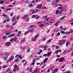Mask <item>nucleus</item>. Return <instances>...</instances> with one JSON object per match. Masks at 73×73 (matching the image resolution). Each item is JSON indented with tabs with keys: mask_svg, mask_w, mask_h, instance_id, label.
I'll return each instance as SVG.
<instances>
[{
	"mask_svg": "<svg viewBox=\"0 0 73 73\" xmlns=\"http://www.w3.org/2000/svg\"><path fill=\"white\" fill-rule=\"evenodd\" d=\"M3 17H7V15H6V14L4 13H3Z\"/></svg>",
	"mask_w": 73,
	"mask_h": 73,
	"instance_id": "obj_26",
	"label": "nucleus"
},
{
	"mask_svg": "<svg viewBox=\"0 0 73 73\" xmlns=\"http://www.w3.org/2000/svg\"><path fill=\"white\" fill-rule=\"evenodd\" d=\"M10 45H11V43L9 42L6 43V46H10Z\"/></svg>",
	"mask_w": 73,
	"mask_h": 73,
	"instance_id": "obj_5",
	"label": "nucleus"
},
{
	"mask_svg": "<svg viewBox=\"0 0 73 73\" xmlns=\"http://www.w3.org/2000/svg\"><path fill=\"white\" fill-rule=\"evenodd\" d=\"M33 29H30L29 30V32H33Z\"/></svg>",
	"mask_w": 73,
	"mask_h": 73,
	"instance_id": "obj_16",
	"label": "nucleus"
},
{
	"mask_svg": "<svg viewBox=\"0 0 73 73\" xmlns=\"http://www.w3.org/2000/svg\"><path fill=\"white\" fill-rule=\"evenodd\" d=\"M44 24H40V25H39V27H44Z\"/></svg>",
	"mask_w": 73,
	"mask_h": 73,
	"instance_id": "obj_22",
	"label": "nucleus"
},
{
	"mask_svg": "<svg viewBox=\"0 0 73 73\" xmlns=\"http://www.w3.org/2000/svg\"><path fill=\"white\" fill-rule=\"evenodd\" d=\"M66 29H67V28L66 27L63 28V31H65V30H66Z\"/></svg>",
	"mask_w": 73,
	"mask_h": 73,
	"instance_id": "obj_53",
	"label": "nucleus"
},
{
	"mask_svg": "<svg viewBox=\"0 0 73 73\" xmlns=\"http://www.w3.org/2000/svg\"><path fill=\"white\" fill-rule=\"evenodd\" d=\"M64 57H63L59 59V61L60 62H62V61H64Z\"/></svg>",
	"mask_w": 73,
	"mask_h": 73,
	"instance_id": "obj_7",
	"label": "nucleus"
},
{
	"mask_svg": "<svg viewBox=\"0 0 73 73\" xmlns=\"http://www.w3.org/2000/svg\"><path fill=\"white\" fill-rule=\"evenodd\" d=\"M65 17L64 16L61 18L60 19L61 20H62L63 19H64L65 18Z\"/></svg>",
	"mask_w": 73,
	"mask_h": 73,
	"instance_id": "obj_38",
	"label": "nucleus"
},
{
	"mask_svg": "<svg viewBox=\"0 0 73 73\" xmlns=\"http://www.w3.org/2000/svg\"><path fill=\"white\" fill-rule=\"evenodd\" d=\"M58 70V69L57 68H56L54 70H53V72L54 73H55V72H57V71Z\"/></svg>",
	"mask_w": 73,
	"mask_h": 73,
	"instance_id": "obj_13",
	"label": "nucleus"
},
{
	"mask_svg": "<svg viewBox=\"0 0 73 73\" xmlns=\"http://www.w3.org/2000/svg\"><path fill=\"white\" fill-rule=\"evenodd\" d=\"M42 6V4H40L39 5L38 7H37V8H40Z\"/></svg>",
	"mask_w": 73,
	"mask_h": 73,
	"instance_id": "obj_19",
	"label": "nucleus"
},
{
	"mask_svg": "<svg viewBox=\"0 0 73 73\" xmlns=\"http://www.w3.org/2000/svg\"><path fill=\"white\" fill-rule=\"evenodd\" d=\"M58 8L59 9H62V8H63V7H58Z\"/></svg>",
	"mask_w": 73,
	"mask_h": 73,
	"instance_id": "obj_35",
	"label": "nucleus"
},
{
	"mask_svg": "<svg viewBox=\"0 0 73 73\" xmlns=\"http://www.w3.org/2000/svg\"><path fill=\"white\" fill-rule=\"evenodd\" d=\"M35 13H36V12H38V10L37 9H35Z\"/></svg>",
	"mask_w": 73,
	"mask_h": 73,
	"instance_id": "obj_49",
	"label": "nucleus"
},
{
	"mask_svg": "<svg viewBox=\"0 0 73 73\" xmlns=\"http://www.w3.org/2000/svg\"><path fill=\"white\" fill-rule=\"evenodd\" d=\"M25 39H23L22 40L21 42V44L24 43V42H25Z\"/></svg>",
	"mask_w": 73,
	"mask_h": 73,
	"instance_id": "obj_21",
	"label": "nucleus"
},
{
	"mask_svg": "<svg viewBox=\"0 0 73 73\" xmlns=\"http://www.w3.org/2000/svg\"><path fill=\"white\" fill-rule=\"evenodd\" d=\"M11 70V68H9L7 70V72H9V71H10V70Z\"/></svg>",
	"mask_w": 73,
	"mask_h": 73,
	"instance_id": "obj_46",
	"label": "nucleus"
},
{
	"mask_svg": "<svg viewBox=\"0 0 73 73\" xmlns=\"http://www.w3.org/2000/svg\"><path fill=\"white\" fill-rule=\"evenodd\" d=\"M60 35H61V33H59V32H58L57 34L56 35L58 36H60Z\"/></svg>",
	"mask_w": 73,
	"mask_h": 73,
	"instance_id": "obj_29",
	"label": "nucleus"
},
{
	"mask_svg": "<svg viewBox=\"0 0 73 73\" xmlns=\"http://www.w3.org/2000/svg\"><path fill=\"white\" fill-rule=\"evenodd\" d=\"M18 58H19L20 59V60H21L22 59V57H21V55L19 56V57H18Z\"/></svg>",
	"mask_w": 73,
	"mask_h": 73,
	"instance_id": "obj_41",
	"label": "nucleus"
},
{
	"mask_svg": "<svg viewBox=\"0 0 73 73\" xmlns=\"http://www.w3.org/2000/svg\"><path fill=\"white\" fill-rule=\"evenodd\" d=\"M61 33H62L64 34H65V31H61Z\"/></svg>",
	"mask_w": 73,
	"mask_h": 73,
	"instance_id": "obj_28",
	"label": "nucleus"
},
{
	"mask_svg": "<svg viewBox=\"0 0 73 73\" xmlns=\"http://www.w3.org/2000/svg\"><path fill=\"white\" fill-rule=\"evenodd\" d=\"M11 8H8L7 9H6V11H11Z\"/></svg>",
	"mask_w": 73,
	"mask_h": 73,
	"instance_id": "obj_25",
	"label": "nucleus"
},
{
	"mask_svg": "<svg viewBox=\"0 0 73 73\" xmlns=\"http://www.w3.org/2000/svg\"><path fill=\"white\" fill-rule=\"evenodd\" d=\"M39 59H40V58H38L37 59H36V58L33 59V62H36V61H38V60H39Z\"/></svg>",
	"mask_w": 73,
	"mask_h": 73,
	"instance_id": "obj_6",
	"label": "nucleus"
},
{
	"mask_svg": "<svg viewBox=\"0 0 73 73\" xmlns=\"http://www.w3.org/2000/svg\"><path fill=\"white\" fill-rule=\"evenodd\" d=\"M58 53H59V52H61V50H58Z\"/></svg>",
	"mask_w": 73,
	"mask_h": 73,
	"instance_id": "obj_59",
	"label": "nucleus"
},
{
	"mask_svg": "<svg viewBox=\"0 0 73 73\" xmlns=\"http://www.w3.org/2000/svg\"><path fill=\"white\" fill-rule=\"evenodd\" d=\"M58 31H59V29H55L54 30V32H57Z\"/></svg>",
	"mask_w": 73,
	"mask_h": 73,
	"instance_id": "obj_17",
	"label": "nucleus"
},
{
	"mask_svg": "<svg viewBox=\"0 0 73 73\" xmlns=\"http://www.w3.org/2000/svg\"><path fill=\"white\" fill-rule=\"evenodd\" d=\"M29 51H30V49L29 48L27 50V52H29Z\"/></svg>",
	"mask_w": 73,
	"mask_h": 73,
	"instance_id": "obj_58",
	"label": "nucleus"
},
{
	"mask_svg": "<svg viewBox=\"0 0 73 73\" xmlns=\"http://www.w3.org/2000/svg\"><path fill=\"white\" fill-rule=\"evenodd\" d=\"M16 18V17H13L12 18V21L13 22H14L15 21H16V20H15V18Z\"/></svg>",
	"mask_w": 73,
	"mask_h": 73,
	"instance_id": "obj_12",
	"label": "nucleus"
},
{
	"mask_svg": "<svg viewBox=\"0 0 73 73\" xmlns=\"http://www.w3.org/2000/svg\"><path fill=\"white\" fill-rule=\"evenodd\" d=\"M15 36V34H11V35L9 36H8V37L10 38L11 37H13V36Z\"/></svg>",
	"mask_w": 73,
	"mask_h": 73,
	"instance_id": "obj_11",
	"label": "nucleus"
},
{
	"mask_svg": "<svg viewBox=\"0 0 73 73\" xmlns=\"http://www.w3.org/2000/svg\"><path fill=\"white\" fill-rule=\"evenodd\" d=\"M44 50H46L47 48V47L46 46H45L44 47Z\"/></svg>",
	"mask_w": 73,
	"mask_h": 73,
	"instance_id": "obj_27",
	"label": "nucleus"
},
{
	"mask_svg": "<svg viewBox=\"0 0 73 73\" xmlns=\"http://www.w3.org/2000/svg\"><path fill=\"white\" fill-rule=\"evenodd\" d=\"M9 7H13V5H10L8 6Z\"/></svg>",
	"mask_w": 73,
	"mask_h": 73,
	"instance_id": "obj_52",
	"label": "nucleus"
},
{
	"mask_svg": "<svg viewBox=\"0 0 73 73\" xmlns=\"http://www.w3.org/2000/svg\"><path fill=\"white\" fill-rule=\"evenodd\" d=\"M38 36H39V34H38L36 35L34 38L31 39V41H36V40H37V38Z\"/></svg>",
	"mask_w": 73,
	"mask_h": 73,
	"instance_id": "obj_1",
	"label": "nucleus"
},
{
	"mask_svg": "<svg viewBox=\"0 0 73 73\" xmlns=\"http://www.w3.org/2000/svg\"><path fill=\"white\" fill-rule=\"evenodd\" d=\"M71 56H73V52H72L71 53Z\"/></svg>",
	"mask_w": 73,
	"mask_h": 73,
	"instance_id": "obj_64",
	"label": "nucleus"
},
{
	"mask_svg": "<svg viewBox=\"0 0 73 73\" xmlns=\"http://www.w3.org/2000/svg\"><path fill=\"white\" fill-rule=\"evenodd\" d=\"M35 64V62H33L31 63V64L32 65H33Z\"/></svg>",
	"mask_w": 73,
	"mask_h": 73,
	"instance_id": "obj_47",
	"label": "nucleus"
},
{
	"mask_svg": "<svg viewBox=\"0 0 73 73\" xmlns=\"http://www.w3.org/2000/svg\"><path fill=\"white\" fill-rule=\"evenodd\" d=\"M11 34V32L9 31L6 34H5V35H10V34Z\"/></svg>",
	"mask_w": 73,
	"mask_h": 73,
	"instance_id": "obj_20",
	"label": "nucleus"
},
{
	"mask_svg": "<svg viewBox=\"0 0 73 73\" xmlns=\"http://www.w3.org/2000/svg\"><path fill=\"white\" fill-rule=\"evenodd\" d=\"M52 53L50 52H49L48 53V54H47V57H48V56H50V54H51Z\"/></svg>",
	"mask_w": 73,
	"mask_h": 73,
	"instance_id": "obj_23",
	"label": "nucleus"
},
{
	"mask_svg": "<svg viewBox=\"0 0 73 73\" xmlns=\"http://www.w3.org/2000/svg\"><path fill=\"white\" fill-rule=\"evenodd\" d=\"M58 53V50H57V51H55V53L56 54H57V53Z\"/></svg>",
	"mask_w": 73,
	"mask_h": 73,
	"instance_id": "obj_57",
	"label": "nucleus"
},
{
	"mask_svg": "<svg viewBox=\"0 0 73 73\" xmlns=\"http://www.w3.org/2000/svg\"><path fill=\"white\" fill-rule=\"evenodd\" d=\"M16 24V22H15L12 24V25L13 26V25H15Z\"/></svg>",
	"mask_w": 73,
	"mask_h": 73,
	"instance_id": "obj_32",
	"label": "nucleus"
},
{
	"mask_svg": "<svg viewBox=\"0 0 73 73\" xmlns=\"http://www.w3.org/2000/svg\"><path fill=\"white\" fill-rule=\"evenodd\" d=\"M70 33L69 32H67L66 33L65 32V33H64V34H69V33Z\"/></svg>",
	"mask_w": 73,
	"mask_h": 73,
	"instance_id": "obj_56",
	"label": "nucleus"
},
{
	"mask_svg": "<svg viewBox=\"0 0 73 73\" xmlns=\"http://www.w3.org/2000/svg\"><path fill=\"white\" fill-rule=\"evenodd\" d=\"M6 22H7V21L6 20H5L3 21V24H5V23H6Z\"/></svg>",
	"mask_w": 73,
	"mask_h": 73,
	"instance_id": "obj_37",
	"label": "nucleus"
},
{
	"mask_svg": "<svg viewBox=\"0 0 73 73\" xmlns=\"http://www.w3.org/2000/svg\"><path fill=\"white\" fill-rule=\"evenodd\" d=\"M19 18H20V17L19 16H18L17 17H16V18L18 20H19Z\"/></svg>",
	"mask_w": 73,
	"mask_h": 73,
	"instance_id": "obj_55",
	"label": "nucleus"
},
{
	"mask_svg": "<svg viewBox=\"0 0 73 73\" xmlns=\"http://www.w3.org/2000/svg\"><path fill=\"white\" fill-rule=\"evenodd\" d=\"M42 9H46V7H42Z\"/></svg>",
	"mask_w": 73,
	"mask_h": 73,
	"instance_id": "obj_62",
	"label": "nucleus"
},
{
	"mask_svg": "<svg viewBox=\"0 0 73 73\" xmlns=\"http://www.w3.org/2000/svg\"><path fill=\"white\" fill-rule=\"evenodd\" d=\"M21 31H19L18 33V35H20V34H21Z\"/></svg>",
	"mask_w": 73,
	"mask_h": 73,
	"instance_id": "obj_61",
	"label": "nucleus"
},
{
	"mask_svg": "<svg viewBox=\"0 0 73 73\" xmlns=\"http://www.w3.org/2000/svg\"><path fill=\"white\" fill-rule=\"evenodd\" d=\"M56 5L57 6H60V7H61L62 6V5L61 4H57Z\"/></svg>",
	"mask_w": 73,
	"mask_h": 73,
	"instance_id": "obj_30",
	"label": "nucleus"
},
{
	"mask_svg": "<svg viewBox=\"0 0 73 73\" xmlns=\"http://www.w3.org/2000/svg\"><path fill=\"white\" fill-rule=\"evenodd\" d=\"M8 58V56H7L6 57H5L3 58V59L4 60H5H5H7Z\"/></svg>",
	"mask_w": 73,
	"mask_h": 73,
	"instance_id": "obj_24",
	"label": "nucleus"
},
{
	"mask_svg": "<svg viewBox=\"0 0 73 73\" xmlns=\"http://www.w3.org/2000/svg\"><path fill=\"white\" fill-rule=\"evenodd\" d=\"M64 11V10H61V11H60L59 12V10H57L56 11V15H58V13H59V14H60L61 15H62V12H63Z\"/></svg>",
	"mask_w": 73,
	"mask_h": 73,
	"instance_id": "obj_3",
	"label": "nucleus"
},
{
	"mask_svg": "<svg viewBox=\"0 0 73 73\" xmlns=\"http://www.w3.org/2000/svg\"><path fill=\"white\" fill-rule=\"evenodd\" d=\"M3 3H4V1H0V4H3Z\"/></svg>",
	"mask_w": 73,
	"mask_h": 73,
	"instance_id": "obj_44",
	"label": "nucleus"
},
{
	"mask_svg": "<svg viewBox=\"0 0 73 73\" xmlns=\"http://www.w3.org/2000/svg\"><path fill=\"white\" fill-rule=\"evenodd\" d=\"M66 50H65L63 53V54H66Z\"/></svg>",
	"mask_w": 73,
	"mask_h": 73,
	"instance_id": "obj_42",
	"label": "nucleus"
},
{
	"mask_svg": "<svg viewBox=\"0 0 73 73\" xmlns=\"http://www.w3.org/2000/svg\"><path fill=\"white\" fill-rule=\"evenodd\" d=\"M9 53L8 52H5V56H8V55H9Z\"/></svg>",
	"mask_w": 73,
	"mask_h": 73,
	"instance_id": "obj_18",
	"label": "nucleus"
},
{
	"mask_svg": "<svg viewBox=\"0 0 73 73\" xmlns=\"http://www.w3.org/2000/svg\"><path fill=\"white\" fill-rule=\"evenodd\" d=\"M66 40H59V44L60 45H62L63 44H65V42Z\"/></svg>",
	"mask_w": 73,
	"mask_h": 73,
	"instance_id": "obj_2",
	"label": "nucleus"
},
{
	"mask_svg": "<svg viewBox=\"0 0 73 73\" xmlns=\"http://www.w3.org/2000/svg\"><path fill=\"white\" fill-rule=\"evenodd\" d=\"M39 18H40V17H39V16H38L36 18V20H37V19H38Z\"/></svg>",
	"mask_w": 73,
	"mask_h": 73,
	"instance_id": "obj_51",
	"label": "nucleus"
},
{
	"mask_svg": "<svg viewBox=\"0 0 73 73\" xmlns=\"http://www.w3.org/2000/svg\"><path fill=\"white\" fill-rule=\"evenodd\" d=\"M30 12H32V13H36V11H35V10L33 9H31L30 10Z\"/></svg>",
	"mask_w": 73,
	"mask_h": 73,
	"instance_id": "obj_9",
	"label": "nucleus"
},
{
	"mask_svg": "<svg viewBox=\"0 0 73 73\" xmlns=\"http://www.w3.org/2000/svg\"><path fill=\"white\" fill-rule=\"evenodd\" d=\"M34 27V25H32L31 26H30L29 27L30 28H33Z\"/></svg>",
	"mask_w": 73,
	"mask_h": 73,
	"instance_id": "obj_40",
	"label": "nucleus"
},
{
	"mask_svg": "<svg viewBox=\"0 0 73 73\" xmlns=\"http://www.w3.org/2000/svg\"><path fill=\"white\" fill-rule=\"evenodd\" d=\"M5 3H8V2H9V1H8V0H5Z\"/></svg>",
	"mask_w": 73,
	"mask_h": 73,
	"instance_id": "obj_50",
	"label": "nucleus"
},
{
	"mask_svg": "<svg viewBox=\"0 0 73 73\" xmlns=\"http://www.w3.org/2000/svg\"><path fill=\"white\" fill-rule=\"evenodd\" d=\"M14 57H11V58H10L7 61V62H6V63H8L9 62H10V61H11L13 59H14Z\"/></svg>",
	"mask_w": 73,
	"mask_h": 73,
	"instance_id": "obj_4",
	"label": "nucleus"
},
{
	"mask_svg": "<svg viewBox=\"0 0 73 73\" xmlns=\"http://www.w3.org/2000/svg\"><path fill=\"white\" fill-rule=\"evenodd\" d=\"M70 44V42L69 41H67L66 43V46H68Z\"/></svg>",
	"mask_w": 73,
	"mask_h": 73,
	"instance_id": "obj_10",
	"label": "nucleus"
},
{
	"mask_svg": "<svg viewBox=\"0 0 73 73\" xmlns=\"http://www.w3.org/2000/svg\"><path fill=\"white\" fill-rule=\"evenodd\" d=\"M41 52H42V50H39V51L37 52V54L39 55Z\"/></svg>",
	"mask_w": 73,
	"mask_h": 73,
	"instance_id": "obj_8",
	"label": "nucleus"
},
{
	"mask_svg": "<svg viewBox=\"0 0 73 73\" xmlns=\"http://www.w3.org/2000/svg\"><path fill=\"white\" fill-rule=\"evenodd\" d=\"M60 1L59 0H55V2L56 3H58V2H59Z\"/></svg>",
	"mask_w": 73,
	"mask_h": 73,
	"instance_id": "obj_54",
	"label": "nucleus"
},
{
	"mask_svg": "<svg viewBox=\"0 0 73 73\" xmlns=\"http://www.w3.org/2000/svg\"><path fill=\"white\" fill-rule=\"evenodd\" d=\"M33 5L32 4H29V7H32Z\"/></svg>",
	"mask_w": 73,
	"mask_h": 73,
	"instance_id": "obj_43",
	"label": "nucleus"
},
{
	"mask_svg": "<svg viewBox=\"0 0 73 73\" xmlns=\"http://www.w3.org/2000/svg\"><path fill=\"white\" fill-rule=\"evenodd\" d=\"M45 39H46V38H43L42 40V41H45Z\"/></svg>",
	"mask_w": 73,
	"mask_h": 73,
	"instance_id": "obj_45",
	"label": "nucleus"
},
{
	"mask_svg": "<svg viewBox=\"0 0 73 73\" xmlns=\"http://www.w3.org/2000/svg\"><path fill=\"white\" fill-rule=\"evenodd\" d=\"M17 68V66L16 64H15L14 66V68Z\"/></svg>",
	"mask_w": 73,
	"mask_h": 73,
	"instance_id": "obj_33",
	"label": "nucleus"
},
{
	"mask_svg": "<svg viewBox=\"0 0 73 73\" xmlns=\"http://www.w3.org/2000/svg\"><path fill=\"white\" fill-rule=\"evenodd\" d=\"M48 58H46L43 61V63H45L47 61H48Z\"/></svg>",
	"mask_w": 73,
	"mask_h": 73,
	"instance_id": "obj_15",
	"label": "nucleus"
},
{
	"mask_svg": "<svg viewBox=\"0 0 73 73\" xmlns=\"http://www.w3.org/2000/svg\"><path fill=\"white\" fill-rule=\"evenodd\" d=\"M14 41H16L17 40V39L16 38H13Z\"/></svg>",
	"mask_w": 73,
	"mask_h": 73,
	"instance_id": "obj_31",
	"label": "nucleus"
},
{
	"mask_svg": "<svg viewBox=\"0 0 73 73\" xmlns=\"http://www.w3.org/2000/svg\"><path fill=\"white\" fill-rule=\"evenodd\" d=\"M6 27L7 28H9V26L8 25H7Z\"/></svg>",
	"mask_w": 73,
	"mask_h": 73,
	"instance_id": "obj_63",
	"label": "nucleus"
},
{
	"mask_svg": "<svg viewBox=\"0 0 73 73\" xmlns=\"http://www.w3.org/2000/svg\"><path fill=\"white\" fill-rule=\"evenodd\" d=\"M13 13H12L10 15V16H12L13 15Z\"/></svg>",
	"mask_w": 73,
	"mask_h": 73,
	"instance_id": "obj_60",
	"label": "nucleus"
},
{
	"mask_svg": "<svg viewBox=\"0 0 73 73\" xmlns=\"http://www.w3.org/2000/svg\"><path fill=\"white\" fill-rule=\"evenodd\" d=\"M15 62H17V61H19V59H17L15 60H14Z\"/></svg>",
	"mask_w": 73,
	"mask_h": 73,
	"instance_id": "obj_36",
	"label": "nucleus"
},
{
	"mask_svg": "<svg viewBox=\"0 0 73 73\" xmlns=\"http://www.w3.org/2000/svg\"><path fill=\"white\" fill-rule=\"evenodd\" d=\"M7 37V36H4L3 37V40H5V38H6Z\"/></svg>",
	"mask_w": 73,
	"mask_h": 73,
	"instance_id": "obj_39",
	"label": "nucleus"
},
{
	"mask_svg": "<svg viewBox=\"0 0 73 73\" xmlns=\"http://www.w3.org/2000/svg\"><path fill=\"white\" fill-rule=\"evenodd\" d=\"M38 71V70L37 69H36V70H35L33 71V73H35L37 72Z\"/></svg>",
	"mask_w": 73,
	"mask_h": 73,
	"instance_id": "obj_14",
	"label": "nucleus"
},
{
	"mask_svg": "<svg viewBox=\"0 0 73 73\" xmlns=\"http://www.w3.org/2000/svg\"><path fill=\"white\" fill-rule=\"evenodd\" d=\"M35 17H36V15H33L32 17V18H35Z\"/></svg>",
	"mask_w": 73,
	"mask_h": 73,
	"instance_id": "obj_34",
	"label": "nucleus"
},
{
	"mask_svg": "<svg viewBox=\"0 0 73 73\" xmlns=\"http://www.w3.org/2000/svg\"><path fill=\"white\" fill-rule=\"evenodd\" d=\"M29 31H27L26 32H25V35H27V33H29Z\"/></svg>",
	"mask_w": 73,
	"mask_h": 73,
	"instance_id": "obj_48",
	"label": "nucleus"
}]
</instances>
